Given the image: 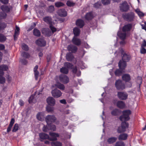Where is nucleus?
I'll return each mask as SVG.
<instances>
[{"label":"nucleus","instance_id":"obj_1","mask_svg":"<svg viewBox=\"0 0 146 146\" xmlns=\"http://www.w3.org/2000/svg\"><path fill=\"white\" fill-rule=\"evenodd\" d=\"M131 111L129 110H126L122 111V115L119 117V119L121 121H124L121 123V125L117 128V131L118 133H121L125 132L126 129L129 127V123L126 121H129L130 119L129 115Z\"/></svg>","mask_w":146,"mask_h":146},{"label":"nucleus","instance_id":"obj_2","mask_svg":"<svg viewBox=\"0 0 146 146\" xmlns=\"http://www.w3.org/2000/svg\"><path fill=\"white\" fill-rule=\"evenodd\" d=\"M45 120L47 123L46 127L44 126L42 130L44 132H47L49 130L54 131L56 130V127L54 125H52L51 123L54 122L56 120V118L54 115H48L45 118Z\"/></svg>","mask_w":146,"mask_h":146},{"label":"nucleus","instance_id":"obj_3","mask_svg":"<svg viewBox=\"0 0 146 146\" xmlns=\"http://www.w3.org/2000/svg\"><path fill=\"white\" fill-rule=\"evenodd\" d=\"M134 13L132 12L125 13L122 14V17L123 19L128 22H132L135 18Z\"/></svg>","mask_w":146,"mask_h":146},{"label":"nucleus","instance_id":"obj_4","mask_svg":"<svg viewBox=\"0 0 146 146\" xmlns=\"http://www.w3.org/2000/svg\"><path fill=\"white\" fill-rule=\"evenodd\" d=\"M115 86L118 90H123L125 88V84L120 80H116L115 84Z\"/></svg>","mask_w":146,"mask_h":146},{"label":"nucleus","instance_id":"obj_5","mask_svg":"<svg viewBox=\"0 0 146 146\" xmlns=\"http://www.w3.org/2000/svg\"><path fill=\"white\" fill-rule=\"evenodd\" d=\"M43 20L46 23L50 25V27L52 33L56 31L55 28L52 26L51 18L49 17H46L44 18Z\"/></svg>","mask_w":146,"mask_h":146},{"label":"nucleus","instance_id":"obj_6","mask_svg":"<svg viewBox=\"0 0 146 146\" xmlns=\"http://www.w3.org/2000/svg\"><path fill=\"white\" fill-rule=\"evenodd\" d=\"M127 94L125 92H118L117 96L118 98L121 100H125L128 97Z\"/></svg>","mask_w":146,"mask_h":146},{"label":"nucleus","instance_id":"obj_7","mask_svg":"<svg viewBox=\"0 0 146 146\" xmlns=\"http://www.w3.org/2000/svg\"><path fill=\"white\" fill-rule=\"evenodd\" d=\"M121 51V56H122V60L126 62H129L131 59V56L129 54L125 53V51L123 49H122Z\"/></svg>","mask_w":146,"mask_h":146},{"label":"nucleus","instance_id":"obj_8","mask_svg":"<svg viewBox=\"0 0 146 146\" xmlns=\"http://www.w3.org/2000/svg\"><path fill=\"white\" fill-rule=\"evenodd\" d=\"M40 94V92H35L34 95H31L29 98V103H35L36 102V98L39 97V95Z\"/></svg>","mask_w":146,"mask_h":146},{"label":"nucleus","instance_id":"obj_9","mask_svg":"<svg viewBox=\"0 0 146 146\" xmlns=\"http://www.w3.org/2000/svg\"><path fill=\"white\" fill-rule=\"evenodd\" d=\"M50 137H49V140L51 141H54L57 140V137L59 135L58 134L54 132H50L49 133Z\"/></svg>","mask_w":146,"mask_h":146},{"label":"nucleus","instance_id":"obj_10","mask_svg":"<svg viewBox=\"0 0 146 146\" xmlns=\"http://www.w3.org/2000/svg\"><path fill=\"white\" fill-rule=\"evenodd\" d=\"M51 93L52 96L56 98H59L62 95V93L60 91L57 89L52 90Z\"/></svg>","mask_w":146,"mask_h":146},{"label":"nucleus","instance_id":"obj_11","mask_svg":"<svg viewBox=\"0 0 146 146\" xmlns=\"http://www.w3.org/2000/svg\"><path fill=\"white\" fill-rule=\"evenodd\" d=\"M127 62L122 60H120L118 63V66L121 70H124L127 66Z\"/></svg>","mask_w":146,"mask_h":146},{"label":"nucleus","instance_id":"obj_12","mask_svg":"<svg viewBox=\"0 0 146 146\" xmlns=\"http://www.w3.org/2000/svg\"><path fill=\"white\" fill-rule=\"evenodd\" d=\"M67 49L68 51H70L71 53H75L77 51V47L73 45L70 44L67 47Z\"/></svg>","mask_w":146,"mask_h":146},{"label":"nucleus","instance_id":"obj_13","mask_svg":"<svg viewBox=\"0 0 146 146\" xmlns=\"http://www.w3.org/2000/svg\"><path fill=\"white\" fill-rule=\"evenodd\" d=\"M132 24L129 23L125 25L122 28V31L123 32H128L130 31L132 27Z\"/></svg>","mask_w":146,"mask_h":146},{"label":"nucleus","instance_id":"obj_14","mask_svg":"<svg viewBox=\"0 0 146 146\" xmlns=\"http://www.w3.org/2000/svg\"><path fill=\"white\" fill-rule=\"evenodd\" d=\"M46 102L48 105L54 106L55 104V100L52 97H50L46 99Z\"/></svg>","mask_w":146,"mask_h":146},{"label":"nucleus","instance_id":"obj_15","mask_svg":"<svg viewBox=\"0 0 146 146\" xmlns=\"http://www.w3.org/2000/svg\"><path fill=\"white\" fill-rule=\"evenodd\" d=\"M36 43L38 45L41 46H44L46 44V41L43 38H39L37 40Z\"/></svg>","mask_w":146,"mask_h":146},{"label":"nucleus","instance_id":"obj_16","mask_svg":"<svg viewBox=\"0 0 146 146\" xmlns=\"http://www.w3.org/2000/svg\"><path fill=\"white\" fill-rule=\"evenodd\" d=\"M131 7L130 4H128L125 2H123L120 6V8L121 9H129L131 8Z\"/></svg>","mask_w":146,"mask_h":146},{"label":"nucleus","instance_id":"obj_17","mask_svg":"<svg viewBox=\"0 0 146 146\" xmlns=\"http://www.w3.org/2000/svg\"><path fill=\"white\" fill-rule=\"evenodd\" d=\"M76 25L79 27L80 28H82L84 25V21L82 19H77L76 22Z\"/></svg>","mask_w":146,"mask_h":146},{"label":"nucleus","instance_id":"obj_18","mask_svg":"<svg viewBox=\"0 0 146 146\" xmlns=\"http://www.w3.org/2000/svg\"><path fill=\"white\" fill-rule=\"evenodd\" d=\"M66 59L68 61L72 62L74 58V56L71 52L68 53L66 55Z\"/></svg>","mask_w":146,"mask_h":146},{"label":"nucleus","instance_id":"obj_19","mask_svg":"<svg viewBox=\"0 0 146 146\" xmlns=\"http://www.w3.org/2000/svg\"><path fill=\"white\" fill-rule=\"evenodd\" d=\"M73 43L77 46H80L81 44V41L80 39L74 36L72 39Z\"/></svg>","mask_w":146,"mask_h":146},{"label":"nucleus","instance_id":"obj_20","mask_svg":"<svg viewBox=\"0 0 146 146\" xmlns=\"http://www.w3.org/2000/svg\"><path fill=\"white\" fill-rule=\"evenodd\" d=\"M94 18V16L93 13L90 12L86 13L85 16V19L87 21L92 20Z\"/></svg>","mask_w":146,"mask_h":146},{"label":"nucleus","instance_id":"obj_21","mask_svg":"<svg viewBox=\"0 0 146 146\" xmlns=\"http://www.w3.org/2000/svg\"><path fill=\"white\" fill-rule=\"evenodd\" d=\"M117 35L121 39L123 40L125 39L127 34L125 32L122 33L119 31L117 33Z\"/></svg>","mask_w":146,"mask_h":146},{"label":"nucleus","instance_id":"obj_22","mask_svg":"<svg viewBox=\"0 0 146 146\" xmlns=\"http://www.w3.org/2000/svg\"><path fill=\"white\" fill-rule=\"evenodd\" d=\"M60 72L62 73L58 77V80L60 82L63 83L64 82V67H62L60 70Z\"/></svg>","mask_w":146,"mask_h":146},{"label":"nucleus","instance_id":"obj_23","mask_svg":"<svg viewBox=\"0 0 146 146\" xmlns=\"http://www.w3.org/2000/svg\"><path fill=\"white\" fill-rule=\"evenodd\" d=\"M44 112H39L37 113L36 115L37 119L40 121H42L44 119Z\"/></svg>","mask_w":146,"mask_h":146},{"label":"nucleus","instance_id":"obj_24","mask_svg":"<svg viewBox=\"0 0 146 146\" xmlns=\"http://www.w3.org/2000/svg\"><path fill=\"white\" fill-rule=\"evenodd\" d=\"M8 68V66L6 65L3 64L0 66V74L3 75V71H6Z\"/></svg>","mask_w":146,"mask_h":146},{"label":"nucleus","instance_id":"obj_25","mask_svg":"<svg viewBox=\"0 0 146 146\" xmlns=\"http://www.w3.org/2000/svg\"><path fill=\"white\" fill-rule=\"evenodd\" d=\"M122 80L126 82H129L131 80V77L130 75L128 74H123L122 76Z\"/></svg>","mask_w":146,"mask_h":146},{"label":"nucleus","instance_id":"obj_26","mask_svg":"<svg viewBox=\"0 0 146 146\" xmlns=\"http://www.w3.org/2000/svg\"><path fill=\"white\" fill-rule=\"evenodd\" d=\"M117 106L121 109H123L125 106V103L122 101H118L116 103Z\"/></svg>","mask_w":146,"mask_h":146},{"label":"nucleus","instance_id":"obj_27","mask_svg":"<svg viewBox=\"0 0 146 146\" xmlns=\"http://www.w3.org/2000/svg\"><path fill=\"white\" fill-rule=\"evenodd\" d=\"M80 29L77 27H75L73 29V33L75 37L78 36L80 34Z\"/></svg>","mask_w":146,"mask_h":146},{"label":"nucleus","instance_id":"obj_28","mask_svg":"<svg viewBox=\"0 0 146 146\" xmlns=\"http://www.w3.org/2000/svg\"><path fill=\"white\" fill-rule=\"evenodd\" d=\"M128 136V135L126 133H122L119 135L118 139L119 140H125L127 139Z\"/></svg>","mask_w":146,"mask_h":146},{"label":"nucleus","instance_id":"obj_29","mask_svg":"<svg viewBox=\"0 0 146 146\" xmlns=\"http://www.w3.org/2000/svg\"><path fill=\"white\" fill-rule=\"evenodd\" d=\"M120 113V110L117 109H115L111 112V114L114 116H117Z\"/></svg>","mask_w":146,"mask_h":146},{"label":"nucleus","instance_id":"obj_30","mask_svg":"<svg viewBox=\"0 0 146 146\" xmlns=\"http://www.w3.org/2000/svg\"><path fill=\"white\" fill-rule=\"evenodd\" d=\"M42 33L47 36H50L52 34V33L48 29H44L42 31Z\"/></svg>","mask_w":146,"mask_h":146},{"label":"nucleus","instance_id":"obj_31","mask_svg":"<svg viewBox=\"0 0 146 146\" xmlns=\"http://www.w3.org/2000/svg\"><path fill=\"white\" fill-rule=\"evenodd\" d=\"M39 136L40 138L42 139H48L49 140V136L45 133H41L39 134Z\"/></svg>","mask_w":146,"mask_h":146},{"label":"nucleus","instance_id":"obj_32","mask_svg":"<svg viewBox=\"0 0 146 146\" xmlns=\"http://www.w3.org/2000/svg\"><path fill=\"white\" fill-rule=\"evenodd\" d=\"M117 138L114 137H112L108 138L107 141L108 143L111 144L115 142L116 141Z\"/></svg>","mask_w":146,"mask_h":146},{"label":"nucleus","instance_id":"obj_33","mask_svg":"<svg viewBox=\"0 0 146 146\" xmlns=\"http://www.w3.org/2000/svg\"><path fill=\"white\" fill-rule=\"evenodd\" d=\"M73 67V65L70 63L67 62L64 63V67L68 69H72Z\"/></svg>","mask_w":146,"mask_h":146},{"label":"nucleus","instance_id":"obj_34","mask_svg":"<svg viewBox=\"0 0 146 146\" xmlns=\"http://www.w3.org/2000/svg\"><path fill=\"white\" fill-rule=\"evenodd\" d=\"M123 70H121L120 69H117L115 71L114 74L116 76H120L122 73Z\"/></svg>","mask_w":146,"mask_h":146},{"label":"nucleus","instance_id":"obj_35","mask_svg":"<svg viewBox=\"0 0 146 146\" xmlns=\"http://www.w3.org/2000/svg\"><path fill=\"white\" fill-rule=\"evenodd\" d=\"M33 33L34 35L36 36H39L40 35V32L36 29H34Z\"/></svg>","mask_w":146,"mask_h":146},{"label":"nucleus","instance_id":"obj_36","mask_svg":"<svg viewBox=\"0 0 146 146\" xmlns=\"http://www.w3.org/2000/svg\"><path fill=\"white\" fill-rule=\"evenodd\" d=\"M51 146H62V143L59 141L52 142L51 143Z\"/></svg>","mask_w":146,"mask_h":146},{"label":"nucleus","instance_id":"obj_37","mask_svg":"<svg viewBox=\"0 0 146 146\" xmlns=\"http://www.w3.org/2000/svg\"><path fill=\"white\" fill-rule=\"evenodd\" d=\"M54 108L48 106H46V111L48 112L52 113L54 110Z\"/></svg>","mask_w":146,"mask_h":146},{"label":"nucleus","instance_id":"obj_38","mask_svg":"<svg viewBox=\"0 0 146 146\" xmlns=\"http://www.w3.org/2000/svg\"><path fill=\"white\" fill-rule=\"evenodd\" d=\"M55 86L56 87L59 88L60 89L63 90L64 89V85L59 82L55 84Z\"/></svg>","mask_w":146,"mask_h":146},{"label":"nucleus","instance_id":"obj_39","mask_svg":"<svg viewBox=\"0 0 146 146\" xmlns=\"http://www.w3.org/2000/svg\"><path fill=\"white\" fill-rule=\"evenodd\" d=\"M6 39V37L3 34H0V42H5Z\"/></svg>","mask_w":146,"mask_h":146},{"label":"nucleus","instance_id":"obj_40","mask_svg":"<svg viewBox=\"0 0 146 146\" xmlns=\"http://www.w3.org/2000/svg\"><path fill=\"white\" fill-rule=\"evenodd\" d=\"M6 16L7 15L5 13L4 11H2L0 12V19H5Z\"/></svg>","mask_w":146,"mask_h":146},{"label":"nucleus","instance_id":"obj_41","mask_svg":"<svg viewBox=\"0 0 146 146\" xmlns=\"http://www.w3.org/2000/svg\"><path fill=\"white\" fill-rule=\"evenodd\" d=\"M6 26L7 24L5 23H0V31L3 30Z\"/></svg>","mask_w":146,"mask_h":146},{"label":"nucleus","instance_id":"obj_42","mask_svg":"<svg viewBox=\"0 0 146 146\" xmlns=\"http://www.w3.org/2000/svg\"><path fill=\"white\" fill-rule=\"evenodd\" d=\"M115 146H125V144L123 141H119L116 142Z\"/></svg>","mask_w":146,"mask_h":146},{"label":"nucleus","instance_id":"obj_43","mask_svg":"<svg viewBox=\"0 0 146 146\" xmlns=\"http://www.w3.org/2000/svg\"><path fill=\"white\" fill-rule=\"evenodd\" d=\"M3 75L0 74V84H3L5 82V78L2 76Z\"/></svg>","mask_w":146,"mask_h":146},{"label":"nucleus","instance_id":"obj_44","mask_svg":"<svg viewBox=\"0 0 146 146\" xmlns=\"http://www.w3.org/2000/svg\"><path fill=\"white\" fill-rule=\"evenodd\" d=\"M19 128L18 124H15L13 128L12 131L13 132H16L19 129Z\"/></svg>","mask_w":146,"mask_h":146},{"label":"nucleus","instance_id":"obj_45","mask_svg":"<svg viewBox=\"0 0 146 146\" xmlns=\"http://www.w3.org/2000/svg\"><path fill=\"white\" fill-rule=\"evenodd\" d=\"M65 92L69 94H72L73 92V90L71 88L69 87L65 90Z\"/></svg>","mask_w":146,"mask_h":146},{"label":"nucleus","instance_id":"obj_46","mask_svg":"<svg viewBox=\"0 0 146 146\" xmlns=\"http://www.w3.org/2000/svg\"><path fill=\"white\" fill-rule=\"evenodd\" d=\"M11 7L9 5H4L1 6V9H11Z\"/></svg>","mask_w":146,"mask_h":146},{"label":"nucleus","instance_id":"obj_47","mask_svg":"<svg viewBox=\"0 0 146 146\" xmlns=\"http://www.w3.org/2000/svg\"><path fill=\"white\" fill-rule=\"evenodd\" d=\"M21 56L25 58H28L30 56L29 54L27 52H23L21 53Z\"/></svg>","mask_w":146,"mask_h":146},{"label":"nucleus","instance_id":"obj_48","mask_svg":"<svg viewBox=\"0 0 146 146\" xmlns=\"http://www.w3.org/2000/svg\"><path fill=\"white\" fill-rule=\"evenodd\" d=\"M63 10H58L57 11V14L60 17H63L64 16V13L63 11Z\"/></svg>","mask_w":146,"mask_h":146},{"label":"nucleus","instance_id":"obj_49","mask_svg":"<svg viewBox=\"0 0 146 146\" xmlns=\"http://www.w3.org/2000/svg\"><path fill=\"white\" fill-rule=\"evenodd\" d=\"M135 11L137 12V14L140 17L144 16V14L142 12L139 11V10H135Z\"/></svg>","mask_w":146,"mask_h":146},{"label":"nucleus","instance_id":"obj_50","mask_svg":"<svg viewBox=\"0 0 146 146\" xmlns=\"http://www.w3.org/2000/svg\"><path fill=\"white\" fill-rule=\"evenodd\" d=\"M66 4L68 6H73L75 5V3L71 1H68L67 2Z\"/></svg>","mask_w":146,"mask_h":146},{"label":"nucleus","instance_id":"obj_51","mask_svg":"<svg viewBox=\"0 0 146 146\" xmlns=\"http://www.w3.org/2000/svg\"><path fill=\"white\" fill-rule=\"evenodd\" d=\"M102 6V4L100 2H98L94 5V6L96 8H100Z\"/></svg>","mask_w":146,"mask_h":146},{"label":"nucleus","instance_id":"obj_52","mask_svg":"<svg viewBox=\"0 0 146 146\" xmlns=\"http://www.w3.org/2000/svg\"><path fill=\"white\" fill-rule=\"evenodd\" d=\"M22 49L25 51H27L29 50V47L28 46L25 44H22Z\"/></svg>","mask_w":146,"mask_h":146},{"label":"nucleus","instance_id":"obj_53","mask_svg":"<svg viewBox=\"0 0 146 146\" xmlns=\"http://www.w3.org/2000/svg\"><path fill=\"white\" fill-rule=\"evenodd\" d=\"M64 4L63 3L60 2H57L55 3V6L57 7H59L63 6Z\"/></svg>","mask_w":146,"mask_h":146},{"label":"nucleus","instance_id":"obj_54","mask_svg":"<svg viewBox=\"0 0 146 146\" xmlns=\"http://www.w3.org/2000/svg\"><path fill=\"white\" fill-rule=\"evenodd\" d=\"M111 0H102L103 4L105 5L108 4L110 3Z\"/></svg>","mask_w":146,"mask_h":146},{"label":"nucleus","instance_id":"obj_55","mask_svg":"<svg viewBox=\"0 0 146 146\" xmlns=\"http://www.w3.org/2000/svg\"><path fill=\"white\" fill-rule=\"evenodd\" d=\"M70 118L73 121H75L78 119L77 117L75 115H72V116L70 117Z\"/></svg>","mask_w":146,"mask_h":146},{"label":"nucleus","instance_id":"obj_56","mask_svg":"<svg viewBox=\"0 0 146 146\" xmlns=\"http://www.w3.org/2000/svg\"><path fill=\"white\" fill-rule=\"evenodd\" d=\"M35 77V79L36 80H37L38 79V77L39 75V72L38 71H36L34 72Z\"/></svg>","mask_w":146,"mask_h":146},{"label":"nucleus","instance_id":"obj_57","mask_svg":"<svg viewBox=\"0 0 146 146\" xmlns=\"http://www.w3.org/2000/svg\"><path fill=\"white\" fill-rule=\"evenodd\" d=\"M140 53L142 54H145L146 53V49L143 47H141L140 49Z\"/></svg>","mask_w":146,"mask_h":146},{"label":"nucleus","instance_id":"obj_58","mask_svg":"<svg viewBox=\"0 0 146 146\" xmlns=\"http://www.w3.org/2000/svg\"><path fill=\"white\" fill-rule=\"evenodd\" d=\"M69 81L68 77L66 75H64V84L68 83Z\"/></svg>","mask_w":146,"mask_h":146},{"label":"nucleus","instance_id":"obj_59","mask_svg":"<svg viewBox=\"0 0 146 146\" xmlns=\"http://www.w3.org/2000/svg\"><path fill=\"white\" fill-rule=\"evenodd\" d=\"M72 69V72L73 73L75 74L77 71V68L76 66H75L74 68L73 67Z\"/></svg>","mask_w":146,"mask_h":146},{"label":"nucleus","instance_id":"obj_60","mask_svg":"<svg viewBox=\"0 0 146 146\" xmlns=\"http://www.w3.org/2000/svg\"><path fill=\"white\" fill-rule=\"evenodd\" d=\"M0 1L4 4H6L8 3L9 0H0Z\"/></svg>","mask_w":146,"mask_h":146},{"label":"nucleus","instance_id":"obj_61","mask_svg":"<svg viewBox=\"0 0 146 146\" xmlns=\"http://www.w3.org/2000/svg\"><path fill=\"white\" fill-rule=\"evenodd\" d=\"M20 61L23 64H25L27 63V61L24 59H21L20 60Z\"/></svg>","mask_w":146,"mask_h":146},{"label":"nucleus","instance_id":"obj_62","mask_svg":"<svg viewBox=\"0 0 146 146\" xmlns=\"http://www.w3.org/2000/svg\"><path fill=\"white\" fill-rule=\"evenodd\" d=\"M36 25V23H33V25H32L30 27V28L28 29V31H30L32 29H33Z\"/></svg>","mask_w":146,"mask_h":146},{"label":"nucleus","instance_id":"obj_63","mask_svg":"<svg viewBox=\"0 0 146 146\" xmlns=\"http://www.w3.org/2000/svg\"><path fill=\"white\" fill-rule=\"evenodd\" d=\"M5 48V46L2 44H0V50H4Z\"/></svg>","mask_w":146,"mask_h":146},{"label":"nucleus","instance_id":"obj_64","mask_svg":"<svg viewBox=\"0 0 146 146\" xmlns=\"http://www.w3.org/2000/svg\"><path fill=\"white\" fill-rule=\"evenodd\" d=\"M146 46V41L145 40H144L141 46V47H145Z\"/></svg>","mask_w":146,"mask_h":146}]
</instances>
